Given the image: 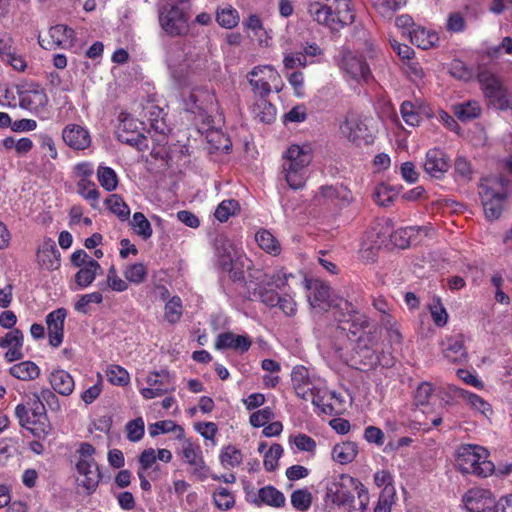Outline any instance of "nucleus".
Wrapping results in <instances>:
<instances>
[{
	"mask_svg": "<svg viewBox=\"0 0 512 512\" xmlns=\"http://www.w3.org/2000/svg\"><path fill=\"white\" fill-rule=\"evenodd\" d=\"M309 291L308 301L313 309H332L339 322V330L347 337L345 348L338 347L339 357L347 365L359 370H370L378 365L390 366L391 358L379 354L377 331L370 326L365 314L356 310L346 299H330V288L319 280L296 277Z\"/></svg>",
	"mask_w": 512,
	"mask_h": 512,
	"instance_id": "obj_1",
	"label": "nucleus"
},
{
	"mask_svg": "<svg viewBox=\"0 0 512 512\" xmlns=\"http://www.w3.org/2000/svg\"><path fill=\"white\" fill-rule=\"evenodd\" d=\"M325 500L348 512H366L370 503V493L358 478L348 473H340L327 479Z\"/></svg>",
	"mask_w": 512,
	"mask_h": 512,
	"instance_id": "obj_2",
	"label": "nucleus"
},
{
	"mask_svg": "<svg viewBox=\"0 0 512 512\" xmlns=\"http://www.w3.org/2000/svg\"><path fill=\"white\" fill-rule=\"evenodd\" d=\"M311 18L331 31H339L355 18L352 0H316L307 7Z\"/></svg>",
	"mask_w": 512,
	"mask_h": 512,
	"instance_id": "obj_3",
	"label": "nucleus"
},
{
	"mask_svg": "<svg viewBox=\"0 0 512 512\" xmlns=\"http://www.w3.org/2000/svg\"><path fill=\"white\" fill-rule=\"evenodd\" d=\"M166 63L171 77L180 87L188 85V78L191 73L205 70L208 66V57L204 52L186 51L180 44L170 46Z\"/></svg>",
	"mask_w": 512,
	"mask_h": 512,
	"instance_id": "obj_4",
	"label": "nucleus"
},
{
	"mask_svg": "<svg viewBox=\"0 0 512 512\" xmlns=\"http://www.w3.org/2000/svg\"><path fill=\"white\" fill-rule=\"evenodd\" d=\"M291 381L298 397L310 400L324 413L331 411L332 407L325 403L329 391L324 379L311 373L305 366L297 365L292 369Z\"/></svg>",
	"mask_w": 512,
	"mask_h": 512,
	"instance_id": "obj_5",
	"label": "nucleus"
},
{
	"mask_svg": "<svg viewBox=\"0 0 512 512\" xmlns=\"http://www.w3.org/2000/svg\"><path fill=\"white\" fill-rule=\"evenodd\" d=\"M312 159L313 149L310 143L288 146L283 154L282 170L291 189L298 190L304 187Z\"/></svg>",
	"mask_w": 512,
	"mask_h": 512,
	"instance_id": "obj_6",
	"label": "nucleus"
},
{
	"mask_svg": "<svg viewBox=\"0 0 512 512\" xmlns=\"http://www.w3.org/2000/svg\"><path fill=\"white\" fill-rule=\"evenodd\" d=\"M296 282V276L279 269L273 274H262L256 281L247 283L248 297L251 300H258L268 307L277 306V295L284 287L289 289Z\"/></svg>",
	"mask_w": 512,
	"mask_h": 512,
	"instance_id": "obj_7",
	"label": "nucleus"
},
{
	"mask_svg": "<svg viewBox=\"0 0 512 512\" xmlns=\"http://www.w3.org/2000/svg\"><path fill=\"white\" fill-rule=\"evenodd\" d=\"M364 46V54L358 50L342 48L335 57L337 65L347 81L361 83L368 82L372 78L367 60L376 55V50L374 44L370 41L365 42Z\"/></svg>",
	"mask_w": 512,
	"mask_h": 512,
	"instance_id": "obj_8",
	"label": "nucleus"
},
{
	"mask_svg": "<svg viewBox=\"0 0 512 512\" xmlns=\"http://www.w3.org/2000/svg\"><path fill=\"white\" fill-rule=\"evenodd\" d=\"M215 257L217 265L233 280L243 279L252 265L243 250L227 238L217 240Z\"/></svg>",
	"mask_w": 512,
	"mask_h": 512,
	"instance_id": "obj_9",
	"label": "nucleus"
},
{
	"mask_svg": "<svg viewBox=\"0 0 512 512\" xmlns=\"http://www.w3.org/2000/svg\"><path fill=\"white\" fill-rule=\"evenodd\" d=\"M189 8V0L167 2L158 6V22L165 34L178 37L188 33Z\"/></svg>",
	"mask_w": 512,
	"mask_h": 512,
	"instance_id": "obj_10",
	"label": "nucleus"
},
{
	"mask_svg": "<svg viewBox=\"0 0 512 512\" xmlns=\"http://www.w3.org/2000/svg\"><path fill=\"white\" fill-rule=\"evenodd\" d=\"M488 450L480 445H461L456 454L457 465L462 473L487 477L494 472L495 465L488 460Z\"/></svg>",
	"mask_w": 512,
	"mask_h": 512,
	"instance_id": "obj_11",
	"label": "nucleus"
},
{
	"mask_svg": "<svg viewBox=\"0 0 512 512\" xmlns=\"http://www.w3.org/2000/svg\"><path fill=\"white\" fill-rule=\"evenodd\" d=\"M95 453V448L87 442L81 443L76 450V481L89 494L96 490L101 479Z\"/></svg>",
	"mask_w": 512,
	"mask_h": 512,
	"instance_id": "obj_12",
	"label": "nucleus"
},
{
	"mask_svg": "<svg viewBox=\"0 0 512 512\" xmlns=\"http://www.w3.org/2000/svg\"><path fill=\"white\" fill-rule=\"evenodd\" d=\"M478 194L485 217L491 221L498 219L507 198L506 182L497 177L485 178L479 185Z\"/></svg>",
	"mask_w": 512,
	"mask_h": 512,
	"instance_id": "obj_13",
	"label": "nucleus"
},
{
	"mask_svg": "<svg viewBox=\"0 0 512 512\" xmlns=\"http://www.w3.org/2000/svg\"><path fill=\"white\" fill-rule=\"evenodd\" d=\"M339 133L357 146L369 145L374 141L371 120L355 112H348L339 121Z\"/></svg>",
	"mask_w": 512,
	"mask_h": 512,
	"instance_id": "obj_14",
	"label": "nucleus"
},
{
	"mask_svg": "<svg viewBox=\"0 0 512 512\" xmlns=\"http://www.w3.org/2000/svg\"><path fill=\"white\" fill-rule=\"evenodd\" d=\"M247 80L253 92L259 97H267L272 90L279 92L283 87L280 74L271 65L255 66L248 74Z\"/></svg>",
	"mask_w": 512,
	"mask_h": 512,
	"instance_id": "obj_15",
	"label": "nucleus"
},
{
	"mask_svg": "<svg viewBox=\"0 0 512 512\" xmlns=\"http://www.w3.org/2000/svg\"><path fill=\"white\" fill-rule=\"evenodd\" d=\"M137 387L144 399H154L164 394L175 391L173 376L168 370L151 371L144 380V383L137 379Z\"/></svg>",
	"mask_w": 512,
	"mask_h": 512,
	"instance_id": "obj_16",
	"label": "nucleus"
},
{
	"mask_svg": "<svg viewBox=\"0 0 512 512\" xmlns=\"http://www.w3.org/2000/svg\"><path fill=\"white\" fill-rule=\"evenodd\" d=\"M19 105L38 117L47 116L48 96L40 85L28 83L17 88Z\"/></svg>",
	"mask_w": 512,
	"mask_h": 512,
	"instance_id": "obj_17",
	"label": "nucleus"
},
{
	"mask_svg": "<svg viewBox=\"0 0 512 512\" xmlns=\"http://www.w3.org/2000/svg\"><path fill=\"white\" fill-rule=\"evenodd\" d=\"M478 81L489 104L500 110L508 108L507 91L499 78L490 71L483 70L478 73Z\"/></svg>",
	"mask_w": 512,
	"mask_h": 512,
	"instance_id": "obj_18",
	"label": "nucleus"
},
{
	"mask_svg": "<svg viewBox=\"0 0 512 512\" xmlns=\"http://www.w3.org/2000/svg\"><path fill=\"white\" fill-rule=\"evenodd\" d=\"M393 229L388 218H379L371 223L360 240V251L373 252L386 243Z\"/></svg>",
	"mask_w": 512,
	"mask_h": 512,
	"instance_id": "obj_19",
	"label": "nucleus"
},
{
	"mask_svg": "<svg viewBox=\"0 0 512 512\" xmlns=\"http://www.w3.org/2000/svg\"><path fill=\"white\" fill-rule=\"evenodd\" d=\"M178 455L183 462L192 468V473L200 480H204L208 476V466L204 460L201 446L194 442L191 438H182Z\"/></svg>",
	"mask_w": 512,
	"mask_h": 512,
	"instance_id": "obj_20",
	"label": "nucleus"
},
{
	"mask_svg": "<svg viewBox=\"0 0 512 512\" xmlns=\"http://www.w3.org/2000/svg\"><path fill=\"white\" fill-rule=\"evenodd\" d=\"M74 30L63 24L52 26L49 29V39L38 37L39 45L51 50L56 47L69 49L74 45Z\"/></svg>",
	"mask_w": 512,
	"mask_h": 512,
	"instance_id": "obj_21",
	"label": "nucleus"
},
{
	"mask_svg": "<svg viewBox=\"0 0 512 512\" xmlns=\"http://www.w3.org/2000/svg\"><path fill=\"white\" fill-rule=\"evenodd\" d=\"M495 501L492 492L482 488H472L462 497L463 505L468 512L492 510Z\"/></svg>",
	"mask_w": 512,
	"mask_h": 512,
	"instance_id": "obj_22",
	"label": "nucleus"
},
{
	"mask_svg": "<svg viewBox=\"0 0 512 512\" xmlns=\"http://www.w3.org/2000/svg\"><path fill=\"white\" fill-rule=\"evenodd\" d=\"M142 122L130 115H122L117 128V138L122 143L139 146L143 143Z\"/></svg>",
	"mask_w": 512,
	"mask_h": 512,
	"instance_id": "obj_23",
	"label": "nucleus"
},
{
	"mask_svg": "<svg viewBox=\"0 0 512 512\" xmlns=\"http://www.w3.org/2000/svg\"><path fill=\"white\" fill-rule=\"evenodd\" d=\"M450 168V159L446 152L432 148L426 152L423 162L424 172L432 178L441 179Z\"/></svg>",
	"mask_w": 512,
	"mask_h": 512,
	"instance_id": "obj_24",
	"label": "nucleus"
},
{
	"mask_svg": "<svg viewBox=\"0 0 512 512\" xmlns=\"http://www.w3.org/2000/svg\"><path fill=\"white\" fill-rule=\"evenodd\" d=\"M352 200L351 191L344 185L322 186L315 195V202L318 204L343 207Z\"/></svg>",
	"mask_w": 512,
	"mask_h": 512,
	"instance_id": "obj_25",
	"label": "nucleus"
},
{
	"mask_svg": "<svg viewBox=\"0 0 512 512\" xmlns=\"http://www.w3.org/2000/svg\"><path fill=\"white\" fill-rule=\"evenodd\" d=\"M214 101L215 97L208 89L194 88L184 99V106L187 111L203 116L213 109Z\"/></svg>",
	"mask_w": 512,
	"mask_h": 512,
	"instance_id": "obj_26",
	"label": "nucleus"
},
{
	"mask_svg": "<svg viewBox=\"0 0 512 512\" xmlns=\"http://www.w3.org/2000/svg\"><path fill=\"white\" fill-rule=\"evenodd\" d=\"M36 260L40 268L48 271L57 270L60 267V253L51 238H44L36 252Z\"/></svg>",
	"mask_w": 512,
	"mask_h": 512,
	"instance_id": "obj_27",
	"label": "nucleus"
},
{
	"mask_svg": "<svg viewBox=\"0 0 512 512\" xmlns=\"http://www.w3.org/2000/svg\"><path fill=\"white\" fill-rule=\"evenodd\" d=\"M62 139L71 149L81 151L87 149L91 144L89 131L78 124H68L62 130Z\"/></svg>",
	"mask_w": 512,
	"mask_h": 512,
	"instance_id": "obj_28",
	"label": "nucleus"
},
{
	"mask_svg": "<svg viewBox=\"0 0 512 512\" xmlns=\"http://www.w3.org/2000/svg\"><path fill=\"white\" fill-rule=\"evenodd\" d=\"M66 317L67 311L64 308L53 310L46 316L49 344L55 348L59 347L63 342Z\"/></svg>",
	"mask_w": 512,
	"mask_h": 512,
	"instance_id": "obj_29",
	"label": "nucleus"
},
{
	"mask_svg": "<svg viewBox=\"0 0 512 512\" xmlns=\"http://www.w3.org/2000/svg\"><path fill=\"white\" fill-rule=\"evenodd\" d=\"M15 415L19 424L28 429L35 437L45 438L50 433V426L45 422L38 424L37 420L32 417L31 411L25 404H18L15 408Z\"/></svg>",
	"mask_w": 512,
	"mask_h": 512,
	"instance_id": "obj_30",
	"label": "nucleus"
},
{
	"mask_svg": "<svg viewBox=\"0 0 512 512\" xmlns=\"http://www.w3.org/2000/svg\"><path fill=\"white\" fill-rule=\"evenodd\" d=\"M425 232L426 229L424 227L410 226L397 230L393 228L388 239H390L396 247L404 249L410 245L417 244L420 241L418 239L419 235Z\"/></svg>",
	"mask_w": 512,
	"mask_h": 512,
	"instance_id": "obj_31",
	"label": "nucleus"
},
{
	"mask_svg": "<svg viewBox=\"0 0 512 512\" xmlns=\"http://www.w3.org/2000/svg\"><path fill=\"white\" fill-rule=\"evenodd\" d=\"M252 341L244 335H237L232 332L219 334L216 340L217 349H232L239 353L247 352Z\"/></svg>",
	"mask_w": 512,
	"mask_h": 512,
	"instance_id": "obj_32",
	"label": "nucleus"
},
{
	"mask_svg": "<svg viewBox=\"0 0 512 512\" xmlns=\"http://www.w3.org/2000/svg\"><path fill=\"white\" fill-rule=\"evenodd\" d=\"M442 353L451 362H462L466 359L463 336L458 334L445 338L442 343Z\"/></svg>",
	"mask_w": 512,
	"mask_h": 512,
	"instance_id": "obj_33",
	"label": "nucleus"
},
{
	"mask_svg": "<svg viewBox=\"0 0 512 512\" xmlns=\"http://www.w3.org/2000/svg\"><path fill=\"white\" fill-rule=\"evenodd\" d=\"M359 453L358 444L354 441H342L336 443L331 450V458L340 465H347L353 462Z\"/></svg>",
	"mask_w": 512,
	"mask_h": 512,
	"instance_id": "obj_34",
	"label": "nucleus"
},
{
	"mask_svg": "<svg viewBox=\"0 0 512 512\" xmlns=\"http://www.w3.org/2000/svg\"><path fill=\"white\" fill-rule=\"evenodd\" d=\"M450 390L458 397L462 398L466 401V403L470 406V408L478 411L486 418H489L492 413V407L491 405L485 401L481 396L472 393L468 390L458 388L455 386H451Z\"/></svg>",
	"mask_w": 512,
	"mask_h": 512,
	"instance_id": "obj_35",
	"label": "nucleus"
},
{
	"mask_svg": "<svg viewBox=\"0 0 512 512\" xmlns=\"http://www.w3.org/2000/svg\"><path fill=\"white\" fill-rule=\"evenodd\" d=\"M50 384L54 391L63 396L70 395L75 387L73 377L63 369H55L49 377Z\"/></svg>",
	"mask_w": 512,
	"mask_h": 512,
	"instance_id": "obj_36",
	"label": "nucleus"
},
{
	"mask_svg": "<svg viewBox=\"0 0 512 512\" xmlns=\"http://www.w3.org/2000/svg\"><path fill=\"white\" fill-rule=\"evenodd\" d=\"M400 112L403 120L409 126H418L422 116H430L429 109L425 105H416L410 101H404L401 104Z\"/></svg>",
	"mask_w": 512,
	"mask_h": 512,
	"instance_id": "obj_37",
	"label": "nucleus"
},
{
	"mask_svg": "<svg viewBox=\"0 0 512 512\" xmlns=\"http://www.w3.org/2000/svg\"><path fill=\"white\" fill-rule=\"evenodd\" d=\"M253 502L257 506L268 505L272 507H282L285 504V496L275 487L268 485L259 489Z\"/></svg>",
	"mask_w": 512,
	"mask_h": 512,
	"instance_id": "obj_38",
	"label": "nucleus"
},
{
	"mask_svg": "<svg viewBox=\"0 0 512 512\" xmlns=\"http://www.w3.org/2000/svg\"><path fill=\"white\" fill-rule=\"evenodd\" d=\"M408 32L411 42L424 50L435 46L439 41V36L435 31L424 27H416Z\"/></svg>",
	"mask_w": 512,
	"mask_h": 512,
	"instance_id": "obj_39",
	"label": "nucleus"
},
{
	"mask_svg": "<svg viewBox=\"0 0 512 512\" xmlns=\"http://www.w3.org/2000/svg\"><path fill=\"white\" fill-rule=\"evenodd\" d=\"M9 374L21 381H31L39 377L40 368L33 361H22L9 368Z\"/></svg>",
	"mask_w": 512,
	"mask_h": 512,
	"instance_id": "obj_40",
	"label": "nucleus"
},
{
	"mask_svg": "<svg viewBox=\"0 0 512 512\" xmlns=\"http://www.w3.org/2000/svg\"><path fill=\"white\" fill-rule=\"evenodd\" d=\"M100 271L101 266L98 262H88V265L79 268L74 277L76 288L73 290H81L89 287Z\"/></svg>",
	"mask_w": 512,
	"mask_h": 512,
	"instance_id": "obj_41",
	"label": "nucleus"
},
{
	"mask_svg": "<svg viewBox=\"0 0 512 512\" xmlns=\"http://www.w3.org/2000/svg\"><path fill=\"white\" fill-rule=\"evenodd\" d=\"M251 112L259 122L270 124L276 118V108L266 100V97H260L252 106Z\"/></svg>",
	"mask_w": 512,
	"mask_h": 512,
	"instance_id": "obj_42",
	"label": "nucleus"
},
{
	"mask_svg": "<svg viewBox=\"0 0 512 512\" xmlns=\"http://www.w3.org/2000/svg\"><path fill=\"white\" fill-rule=\"evenodd\" d=\"M255 241L266 253L277 256L281 253V245L276 237L267 229H260L255 234Z\"/></svg>",
	"mask_w": 512,
	"mask_h": 512,
	"instance_id": "obj_43",
	"label": "nucleus"
},
{
	"mask_svg": "<svg viewBox=\"0 0 512 512\" xmlns=\"http://www.w3.org/2000/svg\"><path fill=\"white\" fill-rule=\"evenodd\" d=\"M243 461V453L234 445H225L219 453V462L224 469L238 467Z\"/></svg>",
	"mask_w": 512,
	"mask_h": 512,
	"instance_id": "obj_44",
	"label": "nucleus"
},
{
	"mask_svg": "<svg viewBox=\"0 0 512 512\" xmlns=\"http://www.w3.org/2000/svg\"><path fill=\"white\" fill-rule=\"evenodd\" d=\"M215 18L218 25L226 29H233L240 21L238 11L231 5L219 6Z\"/></svg>",
	"mask_w": 512,
	"mask_h": 512,
	"instance_id": "obj_45",
	"label": "nucleus"
},
{
	"mask_svg": "<svg viewBox=\"0 0 512 512\" xmlns=\"http://www.w3.org/2000/svg\"><path fill=\"white\" fill-rule=\"evenodd\" d=\"M148 431L151 437H156L160 434L175 433L176 438L180 440L184 438L185 435L184 429L172 420L155 422L149 425Z\"/></svg>",
	"mask_w": 512,
	"mask_h": 512,
	"instance_id": "obj_46",
	"label": "nucleus"
},
{
	"mask_svg": "<svg viewBox=\"0 0 512 512\" xmlns=\"http://www.w3.org/2000/svg\"><path fill=\"white\" fill-rule=\"evenodd\" d=\"M96 174L97 180L104 190L107 192L116 190L119 179L114 169L101 164L98 166Z\"/></svg>",
	"mask_w": 512,
	"mask_h": 512,
	"instance_id": "obj_47",
	"label": "nucleus"
},
{
	"mask_svg": "<svg viewBox=\"0 0 512 512\" xmlns=\"http://www.w3.org/2000/svg\"><path fill=\"white\" fill-rule=\"evenodd\" d=\"M453 112L460 121L466 122L480 116L481 106L477 101H467L454 105Z\"/></svg>",
	"mask_w": 512,
	"mask_h": 512,
	"instance_id": "obj_48",
	"label": "nucleus"
},
{
	"mask_svg": "<svg viewBox=\"0 0 512 512\" xmlns=\"http://www.w3.org/2000/svg\"><path fill=\"white\" fill-rule=\"evenodd\" d=\"M398 196V190L386 183H380L375 187L373 199L379 206H389Z\"/></svg>",
	"mask_w": 512,
	"mask_h": 512,
	"instance_id": "obj_49",
	"label": "nucleus"
},
{
	"mask_svg": "<svg viewBox=\"0 0 512 512\" xmlns=\"http://www.w3.org/2000/svg\"><path fill=\"white\" fill-rule=\"evenodd\" d=\"M214 505L222 511H227L235 506V495L232 491L225 487H217L213 494Z\"/></svg>",
	"mask_w": 512,
	"mask_h": 512,
	"instance_id": "obj_50",
	"label": "nucleus"
},
{
	"mask_svg": "<svg viewBox=\"0 0 512 512\" xmlns=\"http://www.w3.org/2000/svg\"><path fill=\"white\" fill-rule=\"evenodd\" d=\"M105 373L108 381L112 385L124 387L130 383V374L124 367L120 365H108Z\"/></svg>",
	"mask_w": 512,
	"mask_h": 512,
	"instance_id": "obj_51",
	"label": "nucleus"
},
{
	"mask_svg": "<svg viewBox=\"0 0 512 512\" xmlns=\"http://www.w3.org/2000/svg\"><path fill=\"white\" fill-rule=\"evenodd\" d=\"M240 211V204L235 199H226L218 204L215 209L214 217L221 223L228 221L231 216Z\"/></svg>",
	"mask_w": 512,
	"mask_h": 512,
	"instance_id": "obj_52",
	"label": "nucleus"
},
{
	"mask_svg": "<svg viewBox=\"0 0 512 512\" xmlns=\"http://www.w3.org/2000/svg\"><path fill=\"white\" fill-rule=\"evenodd\" d=\"M427 308L436 326L443 327L447 324L449 316L439 297H433L429 301Z\"/></svg>",
	"mask_w": 512,
	"mask_h": 512,
	"instance_id": "obj_53",
	"label": "nucleus"
},
{
	"mask_svg": "<svg viewBox=\"0 0 512 512\" xmlns=\"http://www.w3.org/2000/svg\"><path fill=\"white\" fill-rule=\"evenodd\" d=\"M77 192L78 194L88 202H90L92 207H96L100 193L97 189L95 182L90 180H82L76 182Z\"/></svg>",
	"mask_w": 512,
	"mask_h": 512,
	"instance_id": "obj_54",
	"label": "nucleus"
},
{
	"mask_svg": "<svg viewBox=\"0 0 512 512\" xmlns=\"http://www.w3.org/2000/svg\"><path fill=\"white\" fill-rule=\"evenodd\" d=\"M123 275L127 283L139 285L146 279L147 268L143 263L127 264L123 268Z\"/></svg>",
	"mask_w": 512,
	"mask_h": 512,
	"instance_id": "obj_55",
	"label": "nucleus"
},
{
	"mask_svg": "<svg viewBox=\"0 0 512 512\" xmlns=\"http://www.w3.org/2000/svg\"><path fill=\"white\" fill-rule=\"evenodd\" d=\"M369 2L378 14L391 17L395 11L407 3V0H369Z\"/></svg>",
	"mask_w": 512,
	"mask_h": 512,
	"instance_id": "obj_56",
	"label": "nucleus"
},
{
	"mask_svg": "<svg viewBox=\"0 0 512 512\" xmlns=\"http://www.w3.org/2000/svg\"><path fill=\"white\" fill-rule=\"evenodd\" d=\"M107 208L120 220L125 221L130 216V208L118 194H111L106 199Z\"/></svg>",
	"mask_w": 512,
	"mask_h": 512,
	"instance_id": "obj_57",
	"label": "nucleus"
},
{
	"mask_svg": "<svg viewBox=\"0 0 512 512\" xmlns=\"http://www.w3.org/2000/svg\"><path fill=\"white\" fill-rule=\"evenodd\" d=\"M131 226L135 233L144 240L149 239L153 234L152 226L149 220L141 212H135L133 214Z\"/></svg>",
	"mask_w": 512,
	"mask_h": 512,
	"instance_id": "obj_58",
	"label": "nucleus"
},
{
	"mask_svg": "<svg viewBox=\"0 0 512 512\" xmlns=\"http://www.w3.org/2000/svg\"><path fill=\"white\" fill-rule=\"evenodd\" d=\"M312 503V494L307 489H298L291 494V504L299 511H306Z\"/></svg>",
	"mask_w": 512,
	"mask_h": 512,
	"instance_id": "obj_59",
	"label": "nucleus"
},
{
	"mask_svg": "<svg viewBox=\"0 0 512 512\" xmlns=\"http://www.w3.org/2000/svg\"><path fill=\"white\" fill-rule=\"evenodd\" d=\"M127 439L131 442L140 441L145 433V424L142 417L129 421L126 426Z\"/></svg>",
	"mask_w": 512,
	"mask_h": 512,
	"instance_id": "obj_60",
	"label": "nucleus"
},
{
	"mask_svg": "<svg viewBox=\"0 0 512 512\" xmlns=\"http://www.w3.org/2000/svg\"><path fill=\"white\" fill-rule=\"evenodd\" d=\"M374 484L378 488L381 489V491L390 490L391 492H396L395 486H394V478L390 471L382 469L378 470L374 473L373 476Z\"/></svg>",
	"mask_w": 512,
	"mask_h": 512,
	"instance_id": "obj_61",
	"label": "nucleus"
},
{
	"mask_svg": "<svg viewBox=\"0 0 512 512\" xmlns=\"http://www.w3.org/2000/svg\"><path fill=\"white\" fill-rule=\"evenodd\" d=\"M107 287L115 292H124L128 289V283L126 279L119 277L115 266H111L107 271L106 276Z\"/></svg>",
	"mask_w": 512,
	"mask_h": 512,
	"instance_id": "obj_62",
	"label": "nucleus"
},
{
	"mask_svg": "<svg viewBox=\"0 0 512 512\" xmlns=\"http://www.w3.org/2000/svg\"><path fill=\"white\" fill-rule=\"evenodd\" d=\"M182 316V302L179 297H173L165 305V318L170 323H176Z\"/></svg>",
	"mask_w": 512,
	"mask_h": 512,
	"instance_id": "obj_63",
	"label": "nucleus"
},
{
	"mask_svg": "<svg viewBox=\"0 0 512 512\" xmlns=\"http://www.w3.org/2000/svg\"><path fill=\"white\" fill-rule=\"evenodd\" d=\"M395 497L396 492H391V489L381 491L374 512H391Z\"/></svg>",
	"mask_w": 512,
	"mask_h": 512,
	"instance_id": "obj_64",
	"label": "nucleus"
}]
</instances>
